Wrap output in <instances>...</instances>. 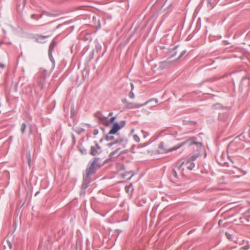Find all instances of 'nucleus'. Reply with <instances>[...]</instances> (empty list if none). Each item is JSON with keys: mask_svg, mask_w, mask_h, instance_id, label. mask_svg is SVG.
<instances>
[{"mask_svg": "<svg viewBox=\"0 0 250 250\" xmlns=\"http://www.w3.org/2000/svg\"><path fill=\"white\" fill-rule=\"evenodd\" d=\"M193 144H198L200 146H201L202 145L201 143H197L196 142V138L195 137H191L176 145L175 146L169 148H167L166 146H164L163 144H162L160 145V148L164 152H168L176 150L180 148L181 147L184 146V145H187L189 146Z\"/></svg>", "mask_w": 250, "mask_h": 250, "instance_id": "nucleus-1", "label": "nucleus"}, {"mask_svg": "<svg viewBox=\"0 0 250 250\" xmlns=\"http://www.w3.org/2000/svg\"><path fill=\"white\" fill-rule=\"evenodd\" d=\"M127 145V141L125 139H121L119 141L108 144V146L109 147L113 146V148H115V151L111 152L110 157H114L119 155L120 153L124 152L125 150L123 149L126 147Z\"/></svg>", "mask_w": 250, "mask_h": 250, "instance_id": "nucleus-2", "label": "nucleus"}, {"mask_svg": "<svg viewBox=\"0 0 250 250\" xmlns=\"http://www.w3.org/2000/svg\"><path fill=\"white\" fill-rule=\"evenodd\" d=\"M158 100L156 99H151L146 102L143 104H138L136 103H129L127 104V106L129 108H140L142 106H143L144 105H146L147 104L149 103H153L152 104V105L153 106H155L156 104L158 103Z\"/></svg>", "mask_w": 250, "mask_h": 250, "instance_id": "nucleus-3", "label": "nucleus"}, {"mask_svg": "<svg viewBox=\"0 0 250 250\" xmlns=\"http://www.w3.org/2000/svg\"><path fill=\"white\" fill-rule=\"evenodd\" d=\"M119 166L120 167V173H119V174L122 176L123 179H124L125 180H128L130 179V178L133 175V173H132V172L131 171L122 172V170L125 169L124 167L122 165H119Z\"/></svg>", "mask_w": 250, "mask_h": 250, "instance_id": "nucleus-4", "label": "nucleus"}, {"mask_svg": "<svg viewBox=\"0 0 250 250\" xmlns=\"http://www.w3.org/2000/svg\"><path fill=\"white\" fill-rule=\"evenodd\" d=\"M197 158V155H193L187 159V161L185 164L187 169L189 170H192L193 168L195 165L193 162Z\"/></svg>", "mask_w": 250, "mask_h": 250, "instance_id": "nucleus-5", "label": "nucleus"}, {"mask_svg": "<svg viewBox=\"0 0 250 250\" xmlns=\"http://www.w3.org/2000/svg\"><path fill=\"white\" fill-rule=\"evenodd\" d=\"M101 152L102 149L98 144H96L95 146L91 147L90 154L93 156L98 155L101 153Z\"/></svg>", "mask_w": 250, "mask_h": 250, "instance_id": "nucleus-6", "label": "nucleus"}, {"mask_svg": "<svg viewBox=\"0 0 250 250\" xmlns=\"http://www.w3.org/2000/svg\"><path fill=\"white\" fill-rule=\"evenodd\" d=\"M166 63H156L153 67V71L155 72L160 71L167 67Z\"/></svg>", "mask_w": 250, "mask_h": 250, "instance_id": "nucleus-7", "label": "nucleus"}, {"mask_svg": "<svg viewBox=\"0 0 250 250\" xmlns=\"http://www.w3.org/2000/svg\"><path fill=\"white\" fill-rule=\"evenodd\" d=\"M121 128V126L119 125L118 123H115L111 130L109 132V134H115Z\"/></svg>", "mask_w": 250, "mask_h": 250, "instance_id": "nucleus-8", "label": "nucleus"}, {"mask_svg": "<svg viewBox=\"0 0 250 250\" xmlns=\"http://www.w3.org/2000/svg\"><path fill=\"white\" fill-rule=\"evenodd\" d=\"M55 45H56L55 43L54 42H51L50 46H49V51H48L49 57L50 59V61L52 62H54V61L52 59L51 53H52V51L53 49H54V47H55Z\"/></svg>", "mask_w": 250, "mask_h": 250, "instance_id": "nucleus-9", "label": "nucleus"}, {"mask_svg": "<svg viewBox=\"0 0 250 250\" xmlns=\"http://www.w3.org/2000/svg\"><path fill=\"white\" fill-rule=\"evenodd\" d=\"M134 129H132L131 130L130 133L132 135L133 139L136 142H139L140 141V138L139 137L138 135L134 134Z\"/></svg>", "mask_w": 250, "mask_h": 250, "instance_id": "nucleus-10", "label": "nucleus"}, {"mask_svg": "<svg viewBox=\"0 0 250 250\" xmlns=\"http://www.w3.org/2000/svg\"><path fill=\"white\" fill-rule=\"evenodd\" d=\"M26 127V125L25 123H23L21 125V131L22 134H24Z\"/></svg>", "mask_w": 250, "mask_h": 250, "instance_id": "nucleus-11", "label": "nucleus"}, {"mask_svg": "<svg viewBox=\"0 0 250 250\" xmlns=\"http://www.w3.org/2000/svg\"><path fill=\"white\" fill-rule=\"evenodd\" d=\"M125 191L127 192H129V190H130L131 191H132L133 190L132 185H129L128 186H126L125 187Z\"/></svg>", "mask_w": 250, "mask_h": 250, "instance_id": "nucleus-12", "label": "nucleus"}, {"mask_svg": "<svg viewBox=\"0 0 250 250\" xmlns=\"http://www.w3.org/2000/svg\"><path fill=\"white\" fill-rule=\"evenodd\" d=\"M128 96L129 98L131 99H134L135 97L134 94L133 93L132 90H131L130 92H129Z\"/></svg>", "mask_w": 250, "mask_h": 250, "instance_id": "nucleus-13", "label": "nucleus"}, {"mask_svg": "<svg viewBox=\"0 0 250 250\" xmlns=\"http://www.w3.org/2000/svg\"><path fill=\"white\" fill-rule=\"evenodd\" d=\"M172 176L175 178H177V173L176 172V171L175 170H173L172 171Z\"/></svg>", "mask_w": 250, "mask_h": 250, "instance_id": "nucleus-14", "label": "nucleus"}, {"mask_svg": "<svg viewBox=\"0 0 250 250\" xmlns=\"http://www.w3.org/2000/svg\"><path fill=\"white\" fill-rule=\"evenodd\" d=\"M98 130L97 129H94V131H93V134L94 135H96L98 134Z\"/></svg>", "mask_w": 250, "mask_h": 250, "instance_id": "nucleus-15", "label": "nucleus"}, {"mask_svg": "<svg viewBox=\"0 0 250 250\" xmlns=\"http://www.w3.org/2000/svg\"><path fill=\"white\" fill-rule=\"evenodd\" d=\"M8 246H9L10 249H12V244L9 241H8Z\"/></svg>", "mask_w": 250, "mask_h": 250, "instance_id": "nucleus-16", "label": "nucleus"}, {"mask_svg": "<svg viewBox=\"0 0 250 250\" xmlns=\"http://www.w3.org/2000/svg\"><path fill=\"white\" fill-rule=\"evenodd\" d=\"M114 120H115V117H112V118H110V122H109V123H111L113 122V121H114Z\"/></svg>", "mask_w": 250, "mask_h": 250, "instance_id": "nucleus-17", "label": "nucleus"}, {"mask_svg": "<svg viewBox=\"0 0 250 250\" xmlns=\"http://www.w3.org/2000/svg\"><path fill=\"white\" fill-rule=\"evenodd\" d=\"M226 235H227V236L228 239H230V238H231V235L230 234H228V233H227V232L226 233Z\"/></svg>", "mask_w": 250, "mask_h": 250, "instance_id": "nucleus-18", "label": "nucleus"}, {"mask_svg": "<svg viewBox=\"0 0 250 250\" xmlns=\"http://www.w3.org/2000/svg\"><path fill=\"white\" fill-rule=\"evenodd\" d=\"M177 47H175V48L174 50H173L172 51V55H172V57H173V56H174V54L175 53V50L176 49H177Z\"/></svg>", "mask_w": 250, "mask_h": 250, "instance_id": "nucleus-19", "label": "nucleus"}, {"mask_svg": "<svg viewBox=\"0 0 250 250\" xmlns=\"http://www.w3.org/2000/svg\"><path fill=\"white\" fill-rule=\"evenodd\" d=\"M131 90L132 91L134 89V85L132 83H131Z\"/></svg>", "mask_w": 250, "mask_h": 250, "instance_id": "nucleus-20", "label": "nucleus"}, {"mask_svg": "<svg viewBox=\"0 0 250 250\" xmlns=\"http://www.w3.org/2000/svg\"><path fill=\"white\" fill-rule=\"evenodd\" d=\"M4 66V65L3 63H0V67L3 68Z\"/></svg>", "mask_w": 250, "mask_h": 250, "instance_id": "nucleus-21", "label": "nucleus"}, {"mask_svg": "<svg viewBox=\"0 0 250 250\" xmlns=\"http://www.w3.org/2000/svg\"><path fill=\"white\" fill-rule=\"evenodd\" d=\"M186 51L183 52L182 53H181L179 57H181L183 55H184Z\"/></svg>", "mask_w": 250, "mask_h": 250, "instance_id": "nucleus-22", "label": "nucleus"}, {"mask_svg": "<svg viewBox=\"0 0 250 250\" xmlns=\"http://www.w3.org/2000/svg\"><path fill=\"white\" fill-rule=\"evenodd\" d=\"M184 162H182V163H181V164L180 165V166H179V167H181V166H182L183 165H184Z\"/></svg>", "mask_w": 250, "mask_h": 250, "instance_id": "nucleus-23", "label": "nucleus"}, {"mask_svg": "<svg viewBox=\"0 0 250 250\" xmlns=\"http://www.w3.org/2000/svg\"><path fill=\"white\" fill-rule=\"evenodd\" d=\"M140 146H142V145H140ZM142 146H146V144H144L142 145Z\"/></svg>", "mask_w": 250, "mask_h": 250, "instance_id": "nucleus-24", "label": "nucleus"}, {"mask_svg": "<svg viewBox=\"0 0 250 250\" xmlns=\"http://www.w3.org/2000/svg\"><path fill=\"white\" fill-rule=\"evenodd\" d=\"M91 169V167L89 168V169ZM90 171V170H88V172H87V174H90V171Z\"/></svg>", "mask_w": 250, "mask_h": 250, "instance_id": "nucleus-25", "label": "nucleus"}]
</instances>
